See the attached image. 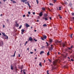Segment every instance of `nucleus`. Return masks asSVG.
<instances>
[{
	"label": "nucleus",
	"instance_id": "53",
	"mask_svg": "<svg viewBox=\"0 0 74 74\" xmlns=\"http://www.w3.org/2000/svg\"><path fill=\"white\" fill-rule=\"evenodd\" d=\"M47 73H49V71H47Z\"/></svg>",
	"mask_w": 74,
	"mask_h": 74
},
{
	"label": "nucleus",
	"instance_id": "15",
	"mask_svg": "<svg viewBox=\"0 0 74 74\" xmlns=\"http://www.w3.org/2000/svg\"><path fill=\"white\" fill-rule=\"evenodd\" d=\"M55 42H56V43H60V42L58 40H57Z\"/></svg>",
	"mask_w": 74,
	"mask_h": 74
},
{
	"label": "nucleus",
	"instance_id": "14",
	"mask_svg": "<svg viewBox=\"0 0 74 74\" xmlns=\"http://www.w3.org/2000/svg\"><path fill=\"white\" fill-rule=\"evenodd\" d=\"M54 69H56V67H52L51 68V70H53Z\"/></svg>",
	"mask_w": 74,
	"mask_h": 74
},
{
	"label": "nucleus",
	"instance_id": "23",
	"mask_svg": "<svg viewBox=\"0 0 74 74\" xmlns=\"http://www.w3.org/2000/svg\"><path fill=\"white\" fill-rule=\"evenodd\" d=\"M72 36H73V34H71L70 35V37L71 38H73V37Z\"/></svg>",
	"mask_w": 74,
	"mask_h": 74
},
{
	"label": "nucleus",
	"instance_id": "62",
	"mask_svg": "<svg viewBox=\"0 0 74 74\" xmlns=\"http://www.w3.org/2000/svg\"><path fill=\"white\" fill-rule=\"evenodd\" d=\"M65 4H67V2H65Z\"/></svg>",
	"mask_w": 74,
	"mask_h": 74
},
{
	"label": "nucleus",
	"instance_id": "36",
	"mask_svg": "<svg viewBox=\"0 0 74 74\" xmlns=\"http://www.w3.org/2000/svg\"><path fill=\"white\" fill-rule=\"evenodd\" d=\"M28 14H31V13H30V12H28Z\"/></svg>",
	"mask_w": 74,
	"mask_h": 74
},
{
	"label": "nucleus",
	"instance_id": "57",
	"mask_svg": "<svg viewBox=\"0 0 74 74\" xmlns=\"http://www.w3.org/2000/svg\"><path fill=\"white\" fill-rule=\"evenodd\" d=\"M29 48H27V51H29Z\"/></svg>",
	"mask_w": 74,
	"mask_h": 74
},
{
	"label": "nucleus",
	"instance_id": "45",
	"mask_svg": "<svg viewBox=\"0 0 74 74\" xmlns=\"http://www.w3.org/2000/svg\"><path fill=\"white\" fill-rule=\"evenodd\" d=\"M25 16H26V15H23V17H25Z\"/></svg>",
	"mask_w": 74,
	"mask_h": 74
},
{
	"label": "nucleus",
	"instance_id": "19",
	"mask_svg": "<svg viewBox=\"0 0 74 74\" xmlns=\"http://www.w3.org/2000/svg\"><path fill=\"white\" fill-rule=\"evenodd\" d=\"M42 9L43 11H45V9L44 7L42 8Z\"/></svg>",
	"mask_w": 74,
	"mask_h": 74
},
{
	"label": "nucleus",
	"instance_id": "9",
	"mask_svg": "<svg viewBox=\"0 0 74 74\" xmlns=\"http://www.w3.org/2000/svg\"><path fill=\"white\" fill-rule=\"evenodd\" d=\"M43 14H42V12H41L39 14V15L40 16H42Z\"/></svg>",
	"mask_w": 74,
	"mask_h": 74
},
{
	"label": "nucleus",
	"instance_id": "10",
	"mask_svg": "<svg viewBox=\"0 0 74 74\" xmlns=\"http://www.w3.org/2000/svg\"><path fill=\"white\" fill-rule=\"evenodd\" d=\"M29 41H33V39L32 38V37H30L29 38Z\"/></svg>",
	"mask_w": 74,
	"mask_h": 74
},
{
	"label": "nucleus",
	"instance_id": "64",
	"mask_svg": "<svg viewBox=\"0 0 74 74\" xmlns=\"http://www.w3.org/2000/svg\"><path fill=\"white\" fill-rule=\"evenodd\" d=\"M36 31H37V30H34V32H36Z\"/></svg>",
	"mask_w": 74,
	"mask_h": 74
},
{
	"label": "nucleus",
	"instance_id": "63",
	"mask_svg": "<svg viewBox=\"0 0 74 74\" xmlns=\"http://www.w3.org/2000/svg\"><path fill=\"white\" fill-rule=\"evenodd\" d=\"M27 41H26V42H25V44H27Z\"/></svg>",
	"mask_w": 74,
	"mask_h": 74
},
{
	"label": "nucleus",
	"instance_id": "18",
	"mask_svg": "<svg viewBox=\"0 0 74 74\" xmlns=\"http://www.w3.org/2000/svg\"><path fill=\"white\" fill-rule=\"evenodd\" d=\"M44 53V51H41L40 52V55H42V53Z\"/></svg>",
	"mask_w": 74,
	"mask_h": 74
},
{
	"label": "nucleus",
	"instance_id": "28",
	"mask_svg": "<svg viewBox=\"0 0 74 74\" xmlns=\"http://www.w3.org/2000/svg\"><path fill=\"white\" fill-rule=\"evenodd\" d=\"M49 55V51L48 53H47V55Z\"/></svg>",
	"mask_w": 74,
	"mask_h": 74
},
{
	"label": "nucleus",
	"instance_id": "24",
	"mask_svg": "<svg viewBox=\"0 0 74 74\" xmlns=\"http://www.w3.org/2000/svg\"><path fill=\"white\" fill-rule=\"evenodd\" d=\"M34 40H35V42H37V41H38L37 40L35 39V38L34 39Z\"/></svg>",
	"mask_w": 74,
	"mask_h": 74
},
{
	"label": "nucleus",
	"instance_id": "40",
	"mask_svg": "<svg viewBox=\"0 0 74 74\" xmlns=\"http://www.w3.org/2000/svg\"><path fill=\"white\" fill-rule=\"evenodd\" d=\"M30 53H31V54H32V53H33V52H30Z\"/></svg>",
	"mask_w": 74,
	"mask_h": 74
},
{
	"label": "nucleus",
	"instance_id": "41",
	"mask_svg": "<svg viewBox=\"0 0 74 74\" xmlns=\"http://www.w3.org/2000/svg\"><path fill=\"white\" fill-rule=\"evenodd\" d=\"M45 48V47H44V46H42V48Z\"/></svg>",
	"mask_w": 74,
	"mask_h": 74
},
{
	"label": "nucleus",
	"instance_id": "37",
	"mask_svg": "<svg viewBox=\"0 0 74 74\" xmlns=\"http://www.w3.org/2000/svg\"><path fill=\"white\" fill-rule=\"evenodd\" d=\"M54 3H56V0H54Z\"/></svg>",
	"mask_w": 74,
	"mask_h": 74
},
{
	"label": "nucleus",
	"instance_id": "46",
	"mask_svg": "<svg viewBox=\"0 0 74 74\" xmlns=\"http://www.w3.org/2000/svg\"><path fill=\"white\" fill-rule=\"evenodd\" d=\"M3 1H4V2H5V1H7V0H3Z\"/></svg>",
	"mask_w": 74,
	"mask_h": 74
},
{
	"label": "nucleus",
	"instance_id": "54",
	"mask_svg": "<svg viewBox=\"0 0 74 74\" xmlns=\"http://www.w3.org/2000/svg\"><path fill=\"white\" fill-rule=\"evenodd\" d=\"M58 16H59V17H60V14H59L58 15Z\"/></svg>",
	"mask_w": 74,
	"mask_h": 74
},
{
	"label": "nucleus",
	"instance_id": "16",
	"mask_svg": "<svg viewBox=\"0 0 74 74\" xmlns=\"http://www.w3.org/2000/svg\"><path fill=\"white\" fill-rule=\"evenodd\" d=\"M27 5L29 6V8H31V6H30V4H29V3H27Z\"/></svg>",
	"mask_w": 74,
	"mask_h": 74
},
{
	"label": "nucleus",
	"instance_id": "49",
	"mask_svg": "<svg viewBox=\"0 0 74 74\" xmlns=\"http://www.w3.org/2000/svg\"><path fill=\"white\" fill-rule=\"evenodd\" d=\"M35 60H36V59H37V57H36L35 58Z\"/></svg>",
	"mask_w": 74,
	"mask_h": 74
},
{
	"label": "nucleus",
	"instance_id": "1",
	"mask_svg": "<svg viewBox=\"0 0 74 74\" xmlns=\"http://www.w3.org/2000/svg\"><path fill=\"white\" fill-rule=\"evenodd\" d=\"M44 16L43 17V19H45V21H48V18L47 17L48 16V14L45 13L44 15Z\"/></svg>",
	"mask_w": 74,
	"mask_h": 74
},
{
	"label": "nucleus",
	"instance_id": "58",
	"mask_svg": "<svg viewBox=\"0 0 74 74\" xmlns=\"http://www.w3.org/2000/svg\"><path fill=\"white\" fill-rule=\"evenodd\" d=\"M23 32H21V34H23Z\"/></svg>",
	"mask_w": 74,
	"mask_h": 74
},
{
	"label": "nucleus",
	"instance_id": "59",
	"mask_svg": "<svg viewBox=\"0 0 74 74\" xmlns=\"http://www.w3.org/2000/svg\"><path fill=\"white\" fill-rule=\"evenodd\" d=\"M71 58H73V56H72V55L71 56Z\"/></svg>",
	"mask_w": 74,
	"mask_h": 74
},
{
	"label": "nucleus",
	"instance_id": "2",
	"mask_svg": "<svg viewBox=\"0 0 74 74\" xmlns=\"http://www.w3.org/2000/svg\"><path fill=\"white\" fill-rule=\"evenodd\" d=\"M2 34L4 37H5V39H8V36H7V35L5 34V33L2 32Z\"/></svg>",
	"mask_w": 74,
	"mask_h": 74
},
{
	"label": "nucleus",
	"instance_id": "3",
	"mask_svg": "<svg viewBox=\"0 0 74 74\" xmlns=\"http://www.w3.org/2000/svg\"><path fill=\"white\" fill-rule=\"evenodd\" d=\"M43 38L42 37H41V39L42 40H44V39H45V40H46L47 39V36L46 35H44L43 36Z\"/></svg>",
	"mask_w": 74,
	"mask_h": 74
},
{
	"label": "nucleus",
	"instance_id": "47",
	"mask_svg": "<svg viewBox=\"0 0 74 74\" xmlns=\"http://www.w3.org/2000/svg\"><path fill=\"white\" fill-rule=\"evenodd\" d=\"M59 18H60V19H62V17L60 16L59 17Z\"/></svg>",
	"mask_w": 74,
	"mask_h": 74
},
{
	"label": "nucleus",
	"instance_id": "12",
	"mask_svg": "<svg viewBox=\"0 0 74 74\" xmlns=\"http://www.w3.org/2000/svg\"><path fill=\"white\" fill-rule=\"evenodd\" d=\"M15 53H16V51H15L14 54L13 55H12L11 56L12 57H14L15 56Z\"/></svg>",
	"mask_w": 74,
	"mask_h": 74
},
{
	"label": "nucleus",
	"instance_id": "48",
	"mask_svg": "<svg viewBox=\"0 0 74 74\" xmlns=\"http://www.w3.org/2000/svg\"><path fill=\"white\" fill-rule=\"evenodd\" d=\"M33 15H35V12H33Z\"/></svg>",
	"mask_w": 74,
	"mask_h": 74
},
{
	"label": "nucleus",
	"instance_id": "6",
	"mask_svg": "<svg viewBox=\"0 0 74 74\" xmlns=\"http://www.w3.org/2000/svg\"><path fill=\"white\" fill-rule=\"evenodd\" d=\"M57 62L56 61H54L53 62V64L54 66H56L57 64Z\"/></svg>",
	"mask_w": 74,
	"mask_h": 74
},
{
	"label": "nucleus",
	"instance_id": "51",
	"mask_svg": "<svg viewBox=\"0 0 74 74\" xmlns=\"http://www.w3.org/2000/svg\"><path fill=\"white\" fill-rule=\"evenodd\" d=\"M68 49H69V50H70V49H71V48H70V47H69Z\"/></svg>",
	"mask_w": 74,
	"mask_h": 74
},
{
	"label": "nucleus",
	"instance_id": "20",
	"mask_svg": "<svg viewBox=\"0 0 74 74\" xmlns=\"http://www.w3.org/2000/svg\"><path fill=\"white\" fill-rule=\"evenodd\" d=\"M39 66H40V67L42 66V64H41V63L40 62L39 64Z\"/></svg>",
	"mask_w": 74,
	"mask_h": 74
},
{
	"label": "nucleus",
	"instance_id": "5",
	"mask_svg": "<svg viewBox=\"0 0 74 74\" xmlns=\"http://www.w3.org/2000/svg\"><path fill=\"white\" fill-rule=\"evenodd\" d=\"M51 47H50L49 49V51H52L53 49V45H51Z\"/></svg>",
	"mask_w": 74,
	"mask_h": 74
},
{
	"label": "nucleus",
	"instance_id": "11",
	"mask_svg": "<svg viewBox=\"0 0 74 74\" xmlns=\"http://www.w3.org/2000/svg\"><path fill=\"white\" fill-rule=\"evenodd\" d=\"M25 26H26V27H30V25L29 24H27V23L25 24Z\"/></svg>",
	"mask_w": 74,
	"mask_h": 74
},
{
	"label": "nucleus",
	"instance_id": "55",
	"mask_svg": "<svg viewBox=\"0 0 74 74\" xmlns=\"http://www.w3.org/2000/svg\"><path fill=\"white\" fill-rule=\"evenodd\" d=\"M0 16H3V14H1L0 15Z\"/></svg>",
	"mask_w": 74,
	"mask_h": 74
},
{
	"label": "nucleus",
	"instance_id": "17",
	"mask_svg": "<svg viewBox=\"0 0 74 74\" xmlns=\"http://www.w3.org/2000/svg\"><path fill=\"white\" fill-rule=\"evenodd\" d=\"M43 27H47V24H43Z\"/></svg>",
	"mask_w": 74,
	"mask_h": 74
},
{
	"label": "nucleus",
	"instance_id": "38",
	"mask_svg": "<svg viewBox=\"0 0 74 74\" xmlns=\"http://www.w3.org/2000/svg\"><path fill=\"white\" fill-rule=\"evenodd\" d=\"M3 28H4V27H5V25H3Z\"/></svg>",
	"mask_w": 74,
	"mask_h": 74
},
{
	"label": "nucleus",
	"instance_id": "43",
	"mask_svg": "<svg viewBox=\"0 0 74 74\" xmlns=\"http://www.w3.org/2000/svg\"><path fill=\"white\" fill-rule=\"evenodd\" d=\"M73 47V45H71V48H72Z\"/></svg>",
	"mask_w": 74,
	"mask_h": 74
},
{
	"label": "nucleus",
	"instance_id": "25",
	"mask_svg": "<svg viewBox=\"0 0 74 74\" xmlns=\"http://www.w3.org/2000/svg\"><path fill=\"white\" fill-rule=\"evenodd\" d=\"M36 2L37 3V4H38V0H36Z\"/></svg>",
	"mask_w": 74,
	"mask_h": 74
},
{
	"label": "nucleus",
	"instance_id": "61",
	"mask_svg": "<svg viewBox=\"0 0 74 74\" xmlns=\"http://www.w3.org/2000/svg\"><path fill=\"white\" fill-rule=\"evenodd\" d=\"M27 16H28V17H29V14H27Z\"/></svg>",
	"mask_w": 74,
	"mask_h": 74
},
{
	"label": "nucleus",
	"instance_id": "4",
	"mask_svg": "<svg viewBox=\"0 0 74 74\" xmlns=\"http://www.w3.org/2000/svg\"><path fill=\"white\" fill-rule=\"evenodd\" d=\"M4 46V44L3 42H0V47H3Z\"/></svg>",
	"mask_w": 74,
	"mask_h": 74
},
{
	"label": "nucleus",
	"instance_id": "7",
	"mask_svg": "<svg viewBox=\"0 0 74 74\" xmlns=\"http://www.w3.org/2000/svg\"><path fill=\"white\" fill-rule=\"evenodd\" d=\"M62 45L63 47H64L66 46V43H62Z\"/></svg>",
	"mask_w": 74,
	"mask_h": 74
},
{
	"label": "nucleus",
	"instance_id": "34",
	"mask_svg": "<svg viewBox=\"0 0 74 74\" xmlns=\"http://www.w3.org/2000/svg\"><path fill=\"white\" fill-rule=\"evenodd\" d=\"M59 10H61V7H60L59 8Z\"/></svg>",
	"mask_w": 74,
	"mask_h": 74
},
{
	"label": "nucleus",
	"instance_id": "32",
	"mask_svg": "<svg viewBox=\"0 0 74 74\" xmlns=\"http://www.w3.org/2000/svg\"><path fill=\"white\" fill-rule=\"evenodd\" d=\"M71 61H72V62H74V60H73V58L71 59Z\"/></svg>",
	"mask_w": 74,
	"mask_h": 74
},
{
	"label": "nucleus",
	"instance_id": "8",
	"mask_svg": "<svg viewBox=\"0 0 74 74\" xmlns=\"http://www.w3.org/2000/svg\"><path fill=\"white\" fill-rule=\"evenodd\" d=\"M21 2L23 3H25V2H27V0H21Z\"/></svg>",
	"mask_w": 74,
	"mask_h": 74
},
{
	"label": "nucleus",
	"instance_id": "21",
	"mask_svg": "<svg viewBox=\"0 0 74 74\" xmlns=\"http://www.w3.org/2000/svg\"><path fill=\"white\" fill-rule=\"evenodd\" d=\"M22 32H25V30L23 29H22L21 30Z\"/></svg>",
	"mask_w": 74,
	"mask_h": 74
},
{
	"label": "nucleus",
	"instance_id": "29",
	"mask_svg": "<svg viewBox=\"0 0 74 74\" xmlns=\"http://www.w3.org/2000/svg\"><path fill=\"white\" fill-rule=\"evenodd\" d=\"M71 15L72 16H74V13L73 12L71 13Z\"/></svg>",
	"mask_w": 74,
	"mask_h": 74
},
{
	"label": "nucleus",
	"instance_id": "56",
	"mask_svg": "<svg viewBox=\"0 0 74 74\" xmlns=\"http://www.w3.org/2000/svg\"><path fill=\"white\" fill-rule=\"evenodd\" d=\"M46 44H47V45H48V43L47 42H46Z\"/></svg>",
	"mask_w": 74,
	"mask_h": 74
},
{
	"label": "nucleus",
	"instance_id": "26",
	"mask_svg": "<svg viewBox=\"0 0 74 74\" xmlns=\"http://www.w3.org/2000/svg\"><path fill=\"white\" fill-rule=\"evenodd\" d=\"M13 3H16V2L15 1H13Z\"/></svg>",
	"mask_w": 74,
	"mask_h": 74
},
{
	"label": "nucleus",
	"instance_id": "35",
	"mask_svg": "<svg viewBox=\"0 0 74 74\" xmlns=\"http://www.w3.org/2000/svg\"><path fill=\"white\" fill-rule=\"evenodd\" d=\"M50 42H52V40L51 39L50 40Z\"/></svg>",
	"mask_w": 74,
	"mask_h": 74
},
{
	"label": "nucleus",
	"instance_id": "42",
	"mask_svg": "<svg viewBox=\"0 0 74 74\" xmlns=\"http://www.w3.org/2000/svg\"><path fill=\"white\" fill-rule=\"evenodd\" d=\"M48 60H49V61L50 62H51L52 61H51V60H50L49 59Z\"/></svg>",
	"mask_w": 74,
	"mask_h": 74
},
{
	"label": "nucleus",
	"instance_id": "30",
	"mask_svg": "<svg viewBox=\"0 0 74 74\" xmlns=\"http://www.w3.org/2000/svg\"><path fill=\"white\" fill-rule=\"evenodd\" d=\"M28 3H29V1H27V2L25 3V4H28Z\"/></svg>",
	"mask_w": 74,
	"mask_h": 74
},
{
	"label": "nucleus",
	"instance_id": "39",
	"mask_svg": "<svg viewBox=\"0 0 74 74\" xmlns=\"http://www.w3.org/2000/svg\"><path fill=\"white\" fill-rule=\"evenodd\" d=\"M23 72L24 74H26V73H25V71H23Z\"/></svg>",
	"mask_w": 74,
	"mask_h": 74
},
{
	"label": "nucleus",
	"instance_id": "44",
	"mask_svg": "<svg viewBox=\"0 0 74 74\" xmlns=\"http://www.w3.org/2000/svg\"><path fill=\"white\" fill-rule=\"evenodd\" d=\"M18 57L19 58L20 57H21V56L20 55V54H18Z\"/></svg>",
	"mask_w": 74,
	"mask_h": 74
},
{
	"label": "nucleus",
	"instance_id": "50",
	"mask_svg": "<svg viewBox=\"0 0 74 74\" xmlns=\"http://www.w3.org/2000/svg\"><path fill=\"white\" fill-rule=\"evenodd\" d=\"M49 18L50 20H51V19H52V18H51V17H49Z\"/></svg>",
	"mask_w": 74,
	"mask_h": 74
},
{
	"label": "nucleus",
	"instance_id": "60",
	"mask_svg": "<svg viewBox=\"0 0 74 74\" xmlns=\"http://www.w3.org/2000/svg\"><path fill=\"white\" fill-rule=\"evenodd\" d=\"M37 21L38 22H39V20H37Z\"/></svg>",
	"mask_w": 74,
	"mask_h": 74
},
{
	"label": "nucleus",
	"instance_id": "52",
	"mask_svg": "<svg viewBox=\"0 0 74 74\" xmlns=\"http://www.w3.org/2000/svg\"><path fill=\"white\" fill-rule=\"evenodd\" d=\"M68 58L69 59H70V57H68Z\"/></svg>",
	"mask_w": 74,
	"mask_h": 74
},
{
	"label": "nucleus",
	"instance_id": "33",
	"mask_svg": "<svg viewBox=\"0 0 74 74\" xmlns=\"http://www.w3.org/2000/svg\"><path fill=\"white\" fill-rule=\"evenodd\" d=\"M16 24H18V22L17 21H15V22Z\"/></svg>",
	"mask_w": 74,
	"mask_h": 74
},
{
	"label": "nucleus",
	"instance_id": "13",
	"mask_svg": "<svg viewBox=\"0 0 74 74\" xmlns=\"http://www.w3.org/2000/svg\"><path fill=\"white\" fill-rule=\"evenodd\" d=\"M15 26L16 27H19V24H15Z\"/></svg>",
	"mask_w": 74,
	"mask_h": 74
},
{
	"label": "nucleus",
	"instance_id": "22",
	"mask_svg": "<svg viewBox=\"0 0 74 74\" xmlns=\"http://www.w3.org/2000/svg\"><path fill=\"white\" fill-rule=\"evenodd\" d=\"M11 70H13V67H12V65H11Z\"/></svg>",
	"mask_w": 74,
	"mask_h": 74
},
{
	"label": "nucleus",
	"instance_id": "31",
	"mask_svg": "<svg viewBox=\"0 0 74 74\" xmlns=\"http://www.w3.org/2000/svg\"><path fill=\"white\" fill-rule=\"evenodd\" d=\"M49 5H52V6H53V4H52V3H49Z\"/></svg>",
	"mask_w": 74,
	"mask_h": 74
},
{
	"label": "nucleus",
	"instance_id": "27",
	"mask_svg": "<svg viewBox=\"0 0 74 74\" xmlns=\"http://www.w3.org/2000/svg\"><path fill=\"white\" fill-rule=\"evenodd\" d=\"M22 27V25H20V27H19V29H21Z\"/></svg>",
	"mask_w": 74,
	"mask_h": 74
}]
</instances>
